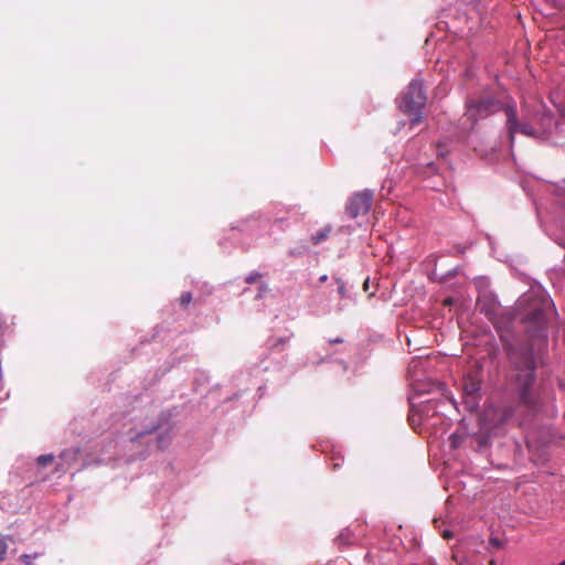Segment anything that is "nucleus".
I'll return each mask as SVG.
<instances>
[{
    "instance_id": "0eeeda50",
    "label": "nucleus",
    "mask_w": 565,
    "mask_h": 565,
    "mask_svg": "<svg viewBox=\"0 0 565 565\" xmlns=\"http://www.w3.org/2000/svg\"><path fill=\"white\" fill-rule=\"evenodd\" d=\"M434 386H436V388L438 391H440L441 395L445 397L446 401L440 402V401H436V399H429L426 402V405H425V408L423 409V412H426L428 414L429 411L431 409L433 415H436L440 412L439 407L440 406L444 407L447 404H450L451 406L457 408L456 399L454 398V396L450 394V392L447 390V387L444 384L437 383V384H434Z\"/></svg>"
},
{
    "instance_id": "39448f33",
    "label": "nucleus",
    "mask_w": 565,
    "mask_h": 565,
    "mask_svg": "<svg viewBox=\"0 0 565 565\" xmlns=\"http://www.w3.org/2000/svg\"><path fill=\"white\" fill-rule=\"evenodd\" d=\"M480 380L477 374L468 373L462 382V403L467 411L475 412L479 407Z\"/></svg>"
},
{
    "instance_id": "2eb2a0df",
    "label": "nucleus",
    "mask_w": 565,
    "mask_h": 565,
    "mask_svg": "<svg viewBox=\"0 0 565 565\" xmlns=\"http://www.w3.org/2000/svg\"><path fill=\"white\" fill-rule=\"evenodd\" d=\"M157 429L156 426H152L150 429H147V430H141L140 433H138L135 437L131 438V440H137V439H140L141 437H143L145 435H149L151 434L152 431H154Z\"/></svg>"
},
{
    "instance_id": "9b49d317",
    "label": "nucleus",
    "mask_w": 565,
    "mask_h": 565,
    "mask_svg": "<svg viewBox=\"0 0 565 565\" xmlns=\"http://www.w3.org/2000/svg\"><path fill=\"white\" fill-rule=\"evenodd\" d=\"M53 459H54V457L51 454H49V455H41V456L38 457L36 462L40 466H46V465L51 463L53 461Z\"/></svg>"
},
{
    "instance_id": "f3484780",
    "label": "nucleus",
    "mask_w": 565,
    "mask_h": 565,
    "mask_svg": "<svg viewBox=\"0 0 565 565\" xmlns=\"http://www.w3.org/2000/svg\"><path fill=\"white\" fill-rule=\"evenodd\" d=\"M259 276H260V275H259L258 273H252V274H249V275L246 277V282H247V284H253V282H255V281L258 279V277H259Z\"/></svg>"
},
{
    "instance_id": "423d86ee",
    "label": "nucleus",
    "mask_w": 565,
    "mask_h": 565,
    "mask_svg": "<svg viewBox=\"0 0 565 565\" xmlns=\"http://www.w3.org/2000/svg\"><path fill=\"white\" fill-rule=\"evenodd\" d=\"M373 203V192L363 190L354 193L348 201L347 212L352 218L365 215Z\"/></svg>"
},
{
    "instance_id": "393cba45",
    "label": "nucleus",
    "mask_w": 565,
    "mask_h": 565,
    "mask_svg": "<svg viewBox=\"0 0 565 565\" xmlns=\"http://www.w3.org/2000/svg\"><path fill=\"white\" fill-rule=\"evenodd\" d=\"M327 279H328V276H327V275H322V276L319 278V280H320L321 282L327 281Z\"/></svg>"
},
{
    "instance_id": "f03ea898",
    "label": "nucleus",
    "mask_w": 565,
    "mask_h": 565,
    "mask_svg": "<svg viewBox=\"0 0 565 565\" xmlns=\"http://www.w3.org/2000/svg\"><path fill=\"white\" fill-rule=\"evenodd\" d=\"M509 105H514V102L503 94L484 90L467 100L465 115L470 121L477 122L501 110L505 111Z\"/></svg>"
},
{
    "instance_id": "f8f14e48",
    "label": "nucleus",
    "mask_w": 565,
    "mask_h": 565,
    "mask_svg": "<svg viewBox=\"0 0 565 565\" xmlns=\"http://www.w3.org/2000/svg\"><path fill=\"white\" fill-rule=\"evenodd\" d=\"M39 556L38 553L31 555V554H23L21 555L20 559L23 562V565H31L32 561L35 559Z\"/></svg>"
},
{
    "instance_id": "b1692460",
    "label": "nucleus",
    "mask_w": 565,
    "mask_h": 565,
    "mask_svg": "<svg viewBox=\"0 0 565 565\" xmlns=\"http://www.w3.org/2000/svg\"><path fill=\"white\" fill-rule=\"evenodd\" d=\"M332 466H333V469H338L341 466V462L339 460H337L332 463Z\"/></svg>"
},
{
    "instance_id": "ddd939ff",
    "label": "nucleus",
    "mask_w": 565,
    "mask_h": 565,
    "mask_svg": "<svg viewBox=\"0 0 565 565\" xmlns=\"http://www.w3.org/2000/svg\"><path fill=\"white\" fill-rule=\"evenodd\" d=\"M192 300V294L186 291L180 296V302L182 306H188Z\"/></svg>"
},
{
    "instance_id": "bb28decb",
    "label": "nucleus",
    "mask_w": 565,
    "mask_h": 565,
    "mask_svg": "<svg viewBox=\"0 0 565 565\" xmlns=\"http://www.w3.org/2000/svg\"><path fill=\"white\" fill-rule=\"evenodd\" d=\"M564 247H565V245H564Z\"/></svg>"
},
{
    "instance_id": "dca6fc26",
    "label": "nucleus",
    "mask_w": 565,
    "mask_h": 565,
    "mask_svg": "<svg viewBox=\"0 0 565 565\" xmlns=\"http://www.w3.org/2000/svg\"><path fill=\"white\" fill-rule=\"evenodd\" d=\"M489 544L494 548H501L503 546V542L499 537H491Z\"/></svg>"
},
{
    "instance_id": "412c9836",
    "label": "nucleus",
    "mask_w": 565,
    "mask_h": 565,
    "mask_svg": "<svg viewBox=\"0 0 565 565\" xmlns=\"http://www.w3.org/2000/svg\"><path fill=\"white\" fill-rule=\"evenodd\" d=\"M342 342H343L342 338H334V339L329 340L330 344H338V343H342Z\"/></svg>"
},
{
    "instance_id": "7ed1b4c3",
    "label": "nucleus",
    "mask_w": 565,
    "mask_h": 565,
    "mask_svg": "<svg viewBox=\"0 0 565 565\" xmlns=\"http://www.w3.org/2000/svg\"><path fill=\"white\" fill-rule=\"evenodd\" d=\"M507 128L511 146L514 142L515 134L520 132L527 137L543 139L550 135L555 126V120L550 114H542L537 124L520 121L516 116V105H509L505 109Z\"/></svg>"
},
{
    "instance_id": "1a4fd4ad",
    "label": "nucleus",
    "mask_w": 565,
    "mask_h": 565,
    "mask_svg": "<svg viewBox=\"0 0 565 565\" xmlns=\"http://www.w3.org/2000/svg\"><path fill=\"white\" fill-rule=\"evenodd\" d=\"M330 232H331V227L326 226V227L319 230L316 234H312L311 235L312 244L319 245L320 243L324 242L328 238Z\"/></svg>"
},
{
    "instance_id": "6e6552de",
    "label": "nucleus",
    "mask_w": 565,
    "mask_h": 565,
    "mask_svg": "<svg viewBox=\"0 0 565 565\" xmlns=\"http://www.w3.org/2000/svg\"><path fill=\"white\" fill-rule=\"evenodd\" d=\"M78 456H79V448L75 447V448L65 449L60 455V458L62 461L60 465L62 467H64V465L71 466L77 461Z\"/></svg>"
},
{
    "instance_id": "4468645a",
    "label": "nucleus",
    "mask_w": 565,
    "mask_h": 565,
    "mask_svg": "<svg viewBox=\"0 0 565 565\" xmlns=\"http://www.w3.org/2000/svg\"><path fill=\"white\" fill-rule=\"evenodd\" d=\"M335 541L339 543V544H349L350 543V535L349 533H341L340 535L337 536Z\"/></svg>"
},
{
    "instance_id": "a878e982",
    "label": "nucleus",
    "mask_w": 565,
    "mask_h": 565,
    "mask_svg": "<svg viewBox=\"0 0 565 565\" xmlns=\"http://www.w3.org/2000/svg\"><path fill=\"white\" fill-rule=\"evenodd\" d=\"M490 565H495V562L492 559V561L490 562Z\"/></svg>"
},
{
    "instance_id": "a211bd4d",
    "label": "nucleus",
    "mask_w": 565,
    "mask_h": 565,
    "mask_svg": "<svg viewBox=\"0 0 565 565\" xmlns=\"http://www.w3.org/2000/svg\"><path fill=\"white\" fill-rule=\"evenodd\" d=\"M447 150L444 149V143L439 142L437 145V154L438 157H444L446 154Z\"/></svg>"
},
{
    "instance_id": "4be33fe9",
    "label": "nucleus",
    "mask_w": 565,
    "mask_h": 565,
    "mask_svg": "<svg viewBox=\"0 0 565 565\" xmlns=\"http://www.w3.org/2000/svg\"><path fill=\"white\" fill-rule=\"evenodd\" d=\"M443 536H444L445 539H450V537L452 536V533H451L449 530H445V531L443 532Z\"/></svg>"
},
{
    "instance_id": "20e7f679",
    "label": "nucleus",
    "mask_w": 565,
    "mask_h": 565,
    "mask_svg": "<svg viewBox=\"0 0 565 565\" xmlns=\"http://www.w3.org/2000/svg\"><path fill=\"white\" fill-rule=\"evenodd\" d=\"M426 100L427 96L423 83L417 78L413 79L402 94L399 102L401 110L413 116L411 119L412 125L420 122Z\"/></svg>"
},
{
    "instance_id": "aec40b11",
    "label": "nucleus",
    "mask_w": 565,
    "mask_h": 565,
    "mask_svg": "<svg viewBox=\"0 0 565 565\" xmlns=\"http://www.w3.org/2000/svg\"><path fill=\"white\" fill-rule=\"evenodd\" d=\"M267 290H268L267 285L262 284V285H260V287H259V291H258V294H257V298L263 297V294H265Z\"/></svg>"
},
{
    "instance_id": "5701e85b",
    "label": "nucleus",
    "mask_w": 565,
    "mask_h": 565,
    "mask_svg": "<svg viewBox=\"0 0 565 565\" xmlns=\"http://www.w3.org/2000/svg\"><path fill=\"white\" fill-rule=\"evenodd\" d=\"M158 444H159V447H160V448H162V447L166 445V440H164V438H163L162 436H160V437L158 438Z\"/></svg>"
},
{
    "instance_id": "f257e3e1",
    "label": "nucleus",
    "mask_w": 565,
    "mask_h": 565,
    "mask_svg": "<svg viewBox=\"0 0 565 565\" xmlns=\"http://www.w3.org/2000/svg\"><path fill=\"white\" fill-rule=\"evenodd\" d=\"M518 307L523 310L522 320L529 324V341L507 342L509 361L515 371V387L520 402L529 409L535 408V397L532 392L536 381V369L543 363L547 349V321L555 315L554 303L546 295H523L518 300Z\"/></svg>"
},
{
    "instance_id": "6ab92c4d",
    "label": "nucleus",
    "mask_w": 565,
    "mask_h": 565,
    "mask_svg": "<svg viewBox=\"0 0 565 565\" xmlns=\"http://www.w3.org/2000/svg\"><path fill=\"white\" fill-rule=\"evenodd\" d=\"M337 282L339 284V288H338V291L341 296H344L345 295V287H344V284L340 280V279H335Z\"/></svg>"
},
{
    "instance_id": "9d476101",
    "label": "nucleus",
    "mask_w": 565,
    "mask_h": 565,
    "mask_svg": "<svg viewBox=\"0 0 565 565\" xmlns=\"http://www.w3.org/2000/svg\"><path fill=\"white\" fill-rule=\"evenodd\" d=\"M7 540H12L11 536H0V562H3L7 556L8 544Z\"/></svg>"
}]
</instances>
